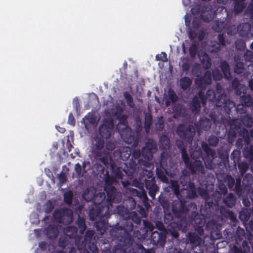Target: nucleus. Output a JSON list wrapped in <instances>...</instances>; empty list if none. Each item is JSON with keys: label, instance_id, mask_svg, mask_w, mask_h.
I'll return each mask as SVG.
<instances>
[{"label": "nucleus", "instance_id": "obj_1", "mask_svg": "<svg viewBox=\"0 0 253 253\" xmlns=\"http://www.w3.org/2000/svg\"><path fill=\"white\" fill-rule=\"evenodd\" d=\"M124 108V105L122 101H120L119 103L115 104L113 108L111 109L110 113L119 121L117 128L121 137L126 143H130L134 140V137L131 129L127 126L126 123V116L121 115Z\"/></svg>", "mask_w": 253, "mask_h": 253}, {"label": "nucleus", "instance_id": "obj_2", "mask_svg": "<svg viewBox=\"0 0 253 253\" xmlns=\"http://www.w3.org/2000/svg\"><path fill=\"white\" fill-rule=\"evenodd\" d=\"M181 184L186 186L179 190V186L176 181L171 180L170 187L172 189L174 194L178 198H183L184 197H188L193 198L196 196V193L195 189L194 184L189 182V178L187 176H181Z\"/></svg>", "mask_w": 253, "mask_h": 253}, {"label": "nucleus", "instance_id": "obj_3", "mask_svg": "<svg viewBox=\"0 0 253 253\" xmlns=\"http://www.w3.org/2000/svg\"><path fill=\"white\" fill-rule=\"evenodd\" d=\"M104 142L100 138L96 137L92 140V152L96 159H98L105 166H108L111 159L104 148Z\"/></svg>", "mask_w": 253, "mask_h": 253}, {"label": "nucleus", "instance_id": "obj_4", "mask_svg": "<svg viewBox=\"0 0 253 253\" xmlns=\"http://www.w3.org/2000/svg\"><path fill=\"white\" fill-rule=\"evenodd\" d=\"M115 181V179L108 176L106 178V184L104 190L107 194L108 202L119 203L121 200V193L118 192L115 188L111 185Z\"/></svg>", "mask_w": 253, "mask_h": 253}, {"label": "nucleus", "instance_id": "obj_5", "mask_svg": "<svg viewBox=\"0 0 253 253\" xmlns=\"http://www.w3.org/2000/svg\"><path fill=\"white\" fill-rule=\"evenodd\" d=\"M182 158L184 161L185 164L187 168H188L192 173H201L204 172V168L201 162L195 160L193 164L189 162V158L186 154L184 149L181 148Z\"/></svg>", "mask_w": 253, "mask_h": 253}, {"label": "nucleus", "instance_id": "obj_6", "mask_svg": "<svg viewBox=\"0 0 253 253\" xmlns=\"http://www.w3.org/2000/svg\"><path fill=\"white\" fill-rule=\"evenodd\" d=\"M54 219L60 223L69 224L72 221L73 211L69 209H62L54 213Z\"/></svg>", "mask_w": 253, "mask_h": 253}, {"label": "nucleus", "instance_id": "obj_7", "mask_svg": "<svg viewBox=\"0 0 253 253\" xmlns=\"http://www.w3.org/2000/svg\"><path fill=\"white\" fill-rule=\"evenodd\" d=\"M195 133L194 127L192 126H189L186 127L184 125H179L177 129V133L182 139L187 138L191 140Z\"/></svg>", "mask_w": 253, "mask_h": 253}, {"label": "nucleus", "instance_id": "obj_8", "mask_svg": "<svg viewBox=\"0 0 253 253\" xmlns=\"http://www.w3.org/2000/svg\"><path fill=\"white\" fill-rule=\"evenodd\" d=\"M157 150V146L153 140L149 139L145 147L142 150V156L149 161L153 157V153Z\"/></svg>", "mask_w": 253, "mask_h": 253}, {"label": "nucleus", "instance_id": "obj_9", "mask_svg": "<svg viewBox=\"0 0 253 253\" xmlns=\"http://www.w3.org/2000/svg\"><path fill=\"white\" fill-rule=\"evenodd\" d=\"M113 126V122L112 119H109L104 121V123L99 127L101 136L106 139L109 138L111 135Z\"/></svg>", "mask_w": 253, "mask_h": 253}, {"label": "nucleus", "instance_id": "obj_10", "mask_svg": "<svg viewBox=\"0 0 253 253\" xmlns=\"http://www.w3.org/2000/svg\"><path fill=\"white\" fill-rule=\"evenodd\" d=\"M217 94H219L218 97L216 100V105L217 107H221L223 105L225 106L229 107L234 106L233 102L229 100H226V95L223 92L222 88L219 84H217L216 86Z\"/></svg>", "mask_w": 253, "mask_h": 253}, {"label": "nucleus", "instance_id": "obj_11", "mask_svg": "<svg viewBox=\"0 0 253 253\" xmlns=\"http://www.w3.org/2000/svg\"><path fill=\"white\" fill-rule=\"evenodd\" d=\"M202 147L203 150L207 154V156L209 159H207L206 158H204L203 156H202V158L203 160L205 161V165L206 167L210 169H211L212 168V161L213 158L215 157L216 155V153L215 151L211 150L207 144L205 143H203L202 144Z\"/></svg>", "mask_w": 253, "mask_h": 253}, {"label": "nucleus", "instance_id": "obj_12", "mask_svg": "<svg viewBox=\"0 0 253 253\" xmlns=\"http://www.w3.org/2000/svg\"><path fill=\"white\" fill-rule=\"evenodd\" d=\"M99 118L95 113H88L84 118L83 119L84 122V127L87 130H89L90 129L88 126V124H90L92 127L95 128L97 125Z\"/></svg>", "mask_w": 253, "mask_h": 253}, {"label": "nucleus", "instance_id": "obj_13", "mask_svg": "<svg viewBox=\"0 0 253 253\" xmlns=\"http://www.w3.org/2000/svg\"><path fill=\"white\" fill-rule=\"evenodd\" d=\"M167 160H168L169 162L170 161V159L169 158H165V153H163L161 155V159L160 162L161 166L164 169L165 172L168 175L170 176V177H173L174 175L176 174V170L172 168V166L173 165V164L172 163L169 164V167L172 168V170H171L169 168V166H168L167 163Z\"/></svg>", "mask_w": 253, "mask_h": 253}, {"label": "nucleus", "instance_id": "obj_14", "mask_svg": "<svg viewBox=\"0 0 253 253\" xmlns=\"http://www.w3.org/2000/svg\"><path fill=\"white\" fill-rule=\"evenodd\" d=\"M211 75L210 71H207L202 77H198L196 80V85L200 88H204L207 84H209L211 83Z\"/></svg>", "mask_w": 253, "mask_h": 253}, {"label": "nucleus", "instance_id": "obj_15", "mask_svg": "<svg viewBox=\"0 0 253 253\" xmlns=\"http://www.w3.org/2000/svg\"><path fill=\"white\" fill-rule=\"evenodd\" d=\"M97 210L98 211L97 212L96 215H94V210H92L90 211L89 214L91 220H95L97 217L105 216H106L109 211V206L107 205L102 208V209L100 207H97Z\"/></svg>", "mask_w": 253, "mask_h": 253}, {"label": "nucleus", "instance_id": "obj_16", "mask_svg": "<svg viewBox=\"0 0 253 253\" xmlns=\"http://www.w3.org/2000/svg\"><path fill=\"white\" fill-rule=\"evenodd\" d=\"M145 186L149 190V194L152 199L155 197L156 193L158 191V187L153 178L145 180Z\"/></svg>", "mask_w": 253, "mask_h": 253}, {"label": "nucleus", "instance_id": "obj_17", "mask_svg": "<svg viewBox=\"0 0 253 253\" xmlns=\"http://www.w3.org/2000/svg\"><path fill=\"white\" fill-rule=\"evenodd\" d=\"M215 95L214 90L211 89L208 90L206 97L203 95L202 91L199 92V98L203 104H205L206 100H209L210 101H213L215 98Z\"/></svg>", "mask_w": 253, "mask_h": 253}, {"label": "nucleus", "instance_id": "obj_18", "mask_svg": "<svg viewBox=\"0 0 253 253\" xmlns=\"http://www.w3.org/2000/svg\"><path fill=\"white\" fill-rule=\"evenodd\" d=\"M96 190L94 187H89L84 191L83 197L86 201L94 200Z\"/></svg>", "mask_w": 253, "mask_h": 253}, {"label": "nucleus", "instance_id": "obj_19", "mask_svg": "<svg viewBox=\"0 0 253 253\" xmlns=\"http://www.w3.org/2000/svg\"><path fill=\"white\" fill-rule=\"evenodd\" d=\"M201 17L203 21L206 22H210L212 20L214 17V13L210 8H206L205 10H203L201 13Z\"/></svg>", "mask_w": 253, "mask_h": 253}, {"label": "nucleus", "instance_id": "obj_20", "mask_svg": "<svg viewBox=\"0 0 253 253\" xmlns=\"http://www.w3.org/2000/svg\"><path fill=\"white\" fill-rule=\"evenodd\" d=\"M199 58L205 68L209 69L211 67V59L206 53L202 52L199 54Z\"/></svg>", "mask_w": 253, "mask_h": 253}, {"label": "nucleus", "instance_id": "obj_21", "mask_svg": "<svg viewBox=\"0 0 253 253\" xmlns=\"http://www.w3.org/2000/svg\"><path fill=\"white\" fill-rule=\"evenodd\" d=\"M232 86L235 88L237 94L241 95L242 93H246L247 87L242 84H239L236 80L233 81Z\"/></svg>", "mask_w": 253, "mask_h": 253}, {"label": "nucleus", "instance_id": "obj_22", "mask_svg": "<svg viewBox=\"0 0 253 253\" xmlns=\"http://www.w3.org/2000/svg\"><path fill=\"white\" fill-rule=\"evenodd\" d=\"M241 98L242 104V105H238L237 106L238 110L240 109V107H244V106H250L253 105V99L251 95H245L244 96H241Z\"/></svg>", "mask_w": 253, "mask_h": 253}, {"label": "nucleus", "instance_id": "obj_23", "mask_svg": "<svg viewBox=\"0 0 253 253\" xmlns=\"http://www.w3.org/2000/svg\"><path fill=\"white\" fill-rule=\"evenodd\" d=\"M188 238L190 242L194 245H199L201 243V238L195 233H189Z\"/></svg>", "mask_w": 253, "mask_h": 253}, {"label": "nucleus", "instance_id": "obj_24", "mask_svg": "<svg viewBox=\"0 0 253 253\" xmlns=\"http://www.w3.org/2000/svg\"><path fill=\"white\" fill-rule=\"evenodd\" d=\"M236 197L231 193L229 194L223 200L224 204L229 208L232 207L236 203Z\"/></svg>", "mask_w": 253, "mask_h": 253}, {"label": "nucleus", "instance_id": "obj_25", "mask_svg": "<svg viewBox=\"0 0 253 253\" xmlns=\"http://www.w3.org/2000/svg\"><path fill=\"white\" fill-rule=\"evenodd\" d=\"M220 67L225 78L227 79H229L231 76L228 64L225 61H222L221 62Z\"/></svg>", "mask_w": 253, "mask_h": 253}, {"label": "nucleus", "instance_id": "obj_26", "mask_svg": "<svg viewBox=\"0 0 253 253\" xmlns=\"http://www.w3.org/2000/svg\"><path fill=\"white\" fill-rule=\"evenodd\" d=\"M201 107L200 102L199 99L197 97H195L192 101L191 109L192 112L194 114H197L200 111V108Z\"/></svg>", "mask_w": 253, "mask_h": 253}, {"label": "nucleus", "instance_id": "obj_27", "mask_svg": "<svg viewBox=\"0 0 253 253\" xmlns=\"http://www.w3.org/2000/svg\"><path fill=\"white\" fill-rule=\"evenodd\" d=\"M211 123L208 118H203L199 122L200 129L208 130L211 127Z\"/></svg>", "mask_w": 253, "mask_h": 253}, {"label": "nucleus", "instance_id": "obj_28", "mask_svg": "<svg viewBox=\"0 0 253 253\" xmlns=\"http://www.w3.org/2000/svg\"><path fill=\"white\" fill-rule=\"evenodd\" d=\"M64 232L66 236L72 238L74 237L77 233V229L75 227L69 226L64 229Z\"/></svg>", "mask_w": 253, "mask_h": 253}, {"label": "nucleus", "instance_id": "obj_29", "mask_svg": "<svg viewBox=\"0 0 253 253\" xmlns=\"http://www.w3.org/2000/svg\"><path fill=\"white\" fill-rule=\"evenodd\" d=\"M46 234L49 238H53L56 237L58 234V231L57 228L50 226L46 230Z\"/></svg>", "mask_w": 253, "mask_h": 253}, {"label": "nucleus", "instance_id": "obj_30", "mask_svg": "<svg viewBox=\"0 0 253 253\" xmlns=\"http://www.w3.org/2000/svg\"><path fill=\"white\" fill-rule=\"evenodd\" d=\"M107 226V223L105 221L103 222L98 221L95 223L96 229L101 234H103L106 231Z\"/></svg>", "mask_w": 253, "mask_h": 253}, {"label": "nucleus", "instance_id": "obj_31", "mask_svg": "<svg viewBox=\"0 0 253 253\" xmlns=\"http://www.w3.org/2000/svg\"><path fill=\"white\" fill-rule=\"evenodd\" d=\"M245 0H240V2L238 1V0H236L235 4V12L236 14L240 13L244 7H245V4L243 1Z\"/></svg>", "mask_w": 253, "mask_h": 253}, {"label": "nucleus", "instance_id": "obj_32", "mask_svg": "<svg viewBox=\"0 0 253 253\" xmlns=\"http://www.w3.org/2000/svg\"><path fill=\"white\" fill-rule=\"evenodd\" d=\"M161 147L164 149H167L169 147V140L167 136H162L160 138Z\"/></svg>", "mask_w": 253, "mask_h": 253}, {"label": "nucleus", "instance_id": "obj_33", "mask_svg": "<svg viewBox=\"0 0 253 253\" xmlns=\"http://www.w3.org/2000/svg\"><path fill=\"white\" fill-rule=\"evenodd\" d=\"M191 80L188 77H184L180 81V84L183 89H186L191 84Z\"/></svg>", "mask_w": 253, "mask_h": 253}, {"label": "nucleus", "instance_id": "obj_34", "mask_svg": "<svg viewBox=\"0 0 253 253\" xmlns=\"http://www.w3.org/2000/svg\"><path fill=\"white\" fill-rule=\"evenodd\" d=\"M130 154V149L128 147H126L123 148V151L121 152L120 156L123 159V160H125L129 157Z\"/></svg>", "mask_w": 253, "mask_h": 253}, {"label": "nucleus", "instance_id": "obj_35", "mask_svg": "<svg viewBox=\"0 0 253 253\" xmlns=\"http://www.w3.org/2000/svg\"><path fill=\"white\" fill-rule=\"evenodd\" d=\"M105 198L104 193H99L95 195L94 198L93 202L96 205L100 204Z\"/></svg>", "mask_w": 253, "mask_h": 253}, {"label": "nucleus", "instance_id": "obj_36", "mask_svg": "<svg viewBox=\"0 0 253 253\" xmlns=\"http://www.w3.org/2000/svg\"><path fill=\"white\" fill-rule=\"evenodd\" d=\"M157 175L158 177L160 178L162 181L166 183H168V179L162 170H158L157 171Z\"/></svg>", "mask_w": 253, "mask_h": 253}, {"label": "nucleus", "instance_id": "obj_37", "mask_svg": "<svg viewBox=\"0 0 253 253\" xmlns=\"http://www.w3.org/2000/svg\"><path fill=\"white\" fill-rule=\"evenodd\" d=\"M191 157L193 159H197L198 157L201 156V152L200 148H196L194 151L191 150L190 152Z\"/></svg>", "mask_w": 253, "mask_h": 253}, {"label": "nucleus", "instance_id": "obj_38", "mask_svg": "<svg viewBox=\"0 0 253 253\" xmlns=\"http://www.w3.org/2000/svg\"><path fill=\"white\" fill-rule=\"evenodd\" d=\"M125 98L127 102V104L130 107H133L134 106V103L133 102L132 98L131 96L126 92L125 93Z\"/></svg>", "mask_w": 253, "mask_h": 253}, {"label": "nucleus", "instance_id": "obj_39", "mask_svg": "<svg viewBox=\"0 0 253 253\" xmlns=\"http://www.w3.org/2000/svg\"><path fill=\"white\" fill-rule=\"evenodd\" d=\"M75 169L79 177L83 175L84 171L82 170V167L79 164H77L75 165Z\"/></svg>", "mask_w": 253, "mask_h": 253}, {"label": "nucleus", "instance_id": "obj_40", "mask_svg": "<svg viewBox=\"0 0 253 253\" xmlns=\"http://www.w3.org/2000/svg\"><path fill=\"white\" fill-rule=\"evenodd\" d=\"M156 59L157 60H160L163 62H167L168 61L167 54L165 52H162L161 54L157 55Z\"/></svg>", "mask_w": 253, "mask_h": 253}, {"label": "nucleus", "instance_id": "obj_41", "mask_svg": "<svg viewBox=\"0 0 253 253\" xmlns=\"http://www.w3.org/2000/svg\"><path fill=\"white\" fill-rule=\"evenodd\" d=\"M151 125V116L150 115L146 116L145 128L147 131Z\"/></svg>", "mask_w": 253, "mask_h": 253}, {"label": "nucleus", "instance_id": "obj_42", "mask_svg": "<svg viewBox=\"0 0 253 253\" xmlns=\"http://www.w3.org/2000/svg\"><path fill=\"white\" fill-rule=\"evenodd\" d=\"M238 167L240 169L241 173L243 174L247 170L249 167L247 163H241L239 164Z\"/></svg>", "mask_w": 253, "mask_h": 253}, {"label": "nucleus", "instance_id": "obj_43", "mask_svg": "<svg viewBox=\"0 0 253 253\" xmlns=\"http://www.w3.org/2000/svg\"><path fill=\"white\" fill-rule=\"evenodd\" d=\"M213 77L215 80H220L222 75L218 69H214L212 72Z\"/></svg>", "mask_w": 253, "mask_h": 253}, {"label": "nucleus", "instance_id": "obj_44", "mask_svg": "<svg viewBox=\"0 0 253 253\" xmlns=\"http://www.w3.org/2000/svg\"><path fill=\"white\" fill-rule=\"evenodd\" d=\"M173 111L174 112H175L176 114L180 115L183 114V108L182 106L180 105H176L174 106Z\"/></svg>", "mask_w": 253, "mask_h": 253}, {"label": "nucleus", "instance_id": "obj_45", "mask_svg": "<svg viewBox=\"0 0 253 253\" xmlns=\"http://www.w3.org/2000/svg\"><path fill=\"white\" fill-rule=\"evenodd\" d=\"M209 142L211 145L215 146L218 142V139L215 136H211L209 138Z\"/></svg>", "mask_w": 253, "mask_h": 253}, {"label": "nucleus", "instance_id": "obj_46", "mask_svg": "<svg viewBox=\"0 0 253 253\" xmlns=\"http://www.w3.org/2000/svg\"><path fill=\"white\" fill-rule=\"evenodd\" d=\"M173 211L175 212H183L184 211V206L182 205V203L181 200H180V208L178 209L177 207L173 206Z\"/></svg>", "mask_w": 253, "mask_h": 253}, {"label": "nucleus", "instance_id": "obj_47", "mask_svg": "<svg viewBox=\"0 0 253 253\" xmlns=\"http://www.w3.org/2000/svg\"><path fill=\"white\" fill-rule=\"evenodd\" d=\"M236 47L239 50H242L245 48V45L244 42L242 40H237L235 43Z\"/></svg>", "mask_w": 253, "mask_h": 253}, {"label": "nucleus", "instance_id": "obj_48", "mask_svg": "<svg viewBox=\"0 0 253 253\" xmlns=\"http://www.w3.org/2000/svg\"><path fill=\"white\" fill-rule=\"evenodd\" d=\"M78 224L81 230L84 231L85 228V225L84 219L80 217L78 221Z\"/></svg>", "mask_w": 253, "mask_h": 253}, {"label": "nucleus", "instance_id": "obj_49", "mask_svg": "<svg viewBox=\"0 0 253 253\" xmlns=\"http://www.w3.org/2000/svg\"><path fill=\"white\" fill-rule=\"evenodd\" d=\"M72 194L70 192L66 193L64 195L65 202L68 204H71L72 201Z\"/></svg>", "mask_w": 253, "mask_h": 253}, {"label": "nucleus", "instance_id": "obj_50", "mask_svg": "<svg viewBox=\"0 0 253 253\" xmlns=\"http://www.w3.org/2000/svg\"><path fill=\"white\" fill-rule=\"evenodd\" d=\"M197 46L195 44H192L189 49L190 54L192 57H194L197 52Z\"/></svg>", "mask_w": 253, "mask_h": 253}, {"label": "nucleus", "instance_id": "obj_51", "mask_svg": "<svg viewBox=\"0 0 253 253\" xmlns=\"http://www.w3.org/2000/svg\"><path fill=\"white\" fill-rule=\"evenodd\" d=\"M140 197L142 198L144 200V203L145 207L148 208L149 207L148 204L147 203V201L148 200V198L147 197L146 194L145 192H142L140 195H138Z\"/></svg>", "mask_w": 253, "mask_h": 253}, {"label": "nucleus", "instance_id": "obj_52", "mask_svg": "<svg viewBox=\"0 0 253 253\" xmlns=\"http://www.w3.org/2000/svg\"><path fill=\"white\" fill-rule=\"evenodd\" d=\"M243 70V64H242V63L238 64L234 69L235 72L237 74H240V73H242Z\"/></svg>", "mask_w": 253, "mask_h": 253}, {"label": "nucleus", "instance_id": "obj_53", "mask_svg": "<svg viewBox=\"0 0 253 253\" xmlns=\"http://www.w3.org/2000/svg\"><path fill=\"white\" fill-rule=\"evenodd\" d=\"M204 224V222H200L199 227L195 229L196 231L200 236H202L204 235V231L203 229L202 228V226H203Z\"/></svg>", "mask_w": 253, "mask_h": 253}, {"label": "nucleus", "instance_id": "obj_54", "mask_svg": "<svg viewBox=\"0 0 253 253\" xmlns=\"http://www.w3.org/2000/svg\"><path fill=\"white\" fill-rule=\"evenodd\" d=\"M151 237L155 243L158 242L160 239V234L158 232H154L152 234Z\"/></svg>", "mask_w": 253, "mask_h": 253}, {"label": "nucleus", "instance_id": "obj_55", "mask_svg": "<svg viewBox=\"0 0 253 253\" xmlns=\"http://www.w3.org/2000/svg\"><path fill=\"white\" fill-rule=\"evenodd\" d=\"M94 235V232L93 231H88L86 232L85 236V240L87 241L90 240L92 237Z\"/></svg>", "mask_w": 253, "mask_h": 253}, {"label": "nucleus", "instance_id": "obj_56", "mask_svg": "<svg viewBox=\"0 0 253 253\" xmlns=\"http://www.w3.org/2000/svg\"><path fill=\"white\" fill-rule=\"evenodd\" d=\"M53 209V206L52 203L50 201L46 203V208H45L46 212L48 213V212H50Z\"/></svg>", "mask_w": 253, "mask_h": 253}, {"label": "nucleus", "instance_id": "obj_57", "mask_svg": "<svg viewBox=\"0 0 253 253\" xmlns=\"http://www.w3.org/2000/svg\"><path fill=\"white\" fill-rule=\"evenodd\" d=\"M169 98L172 102L176 101V96L174 92L172 91H169Z\"/></svg>", "mask_w": 253, "mask_h": 253}, {"label": "nucleus", "instance_id": "obj_58", "mask_svg": "<svg viewBox=\"0 0 253 253\" xmlns=\"http://www.w3.org/2000/svg\"><path fill=\"white\" fill-rule=\"evenodd\" d=\"M197 36V33L196 32H195L194 30H190L189 31V38L193 40V39H194Z\"/></svg>", "mask_w": 253, "mask_h": 253}, {"label": "nucleus", "instance_id": "obj_59", "mask_svg": "<svg viewBox=\"0 0 253 253\" xmlns=\"http://www.w3.org/2000/svg\"><path fill=\"white\" fill-rule=\"evenodd\" d=\"M240 218L242 220H246L248 219L249 217L245 212L242 211L240 213Z\"/></svg>", "mask_w": 253, "mask_h": 253}, {"label": "nucleus", "instance_id": "obj_60", "mask_svg": "<svg viewBox=\"0 0 253 253\" xmlns=\"http://www.w3.org/2000/svg\"><path fill=\"white\" fill-rule=\"evenodd\" d=\"M68 122L72 125H74L75 123L74 118L72 114H70L69 115Z\"/></svg>", "mask_w": 253, "mask_h": 253}, {"label": "nucleus", "instance_id": "obj_61", "mask_svg": "<svg viewBox=\"0 0 253 253\" xmlns=\"http://www.w3.org/2000/svg\"><path fill=\"white\" fill-rule=\"evenodd\" d=\"M181 67L183 71H188L189 69V64L186 62L185 63H181Z\"/></svg>", "mask_w": 253, "mask_h": 253}, {"label": "nucleus", "instance_id": "obj_62", "mask_svg": "<svg viewBox=\"0 0 253 253\" xmlns=\"http://www.w3.org/2000/svg\"><path fill=\"white\" fill-rule=\"evenodd\" d=\"M115 147V145L113 143L109 142L106 145V148L108 150H112Z\"/></svg>", "mask_w": 253, "mask_h": 253}, {"label": "nucleus", "instance_id": "obj_63", "mask_svg": "<svg viewBox=\"0 0 253 253\" xmlns=\"http://www.w3.org/2000/svg\"><path fill=\"white\" fill-rule=\"evenodd\" d=\"M248 10V12L251 14V17H253V0L249 6Z\"/></svg>", "mask_w": 253, "mask_h": 253}, {"label": "nucleus", "instance_id": "obj_64", "mask_svg": "<svg viewBox=\"0 0 253 253\" xmlns=\"http://www.w3.org/2000/svg\"><path fill=\"white\" fill-rule=\"evenodd\" d=\"M234 184V179L232 177H230L228 178V187L230 188H232Z\"/></svg>", "mask_w": 253, "mask_h": 253}]
</instances>
